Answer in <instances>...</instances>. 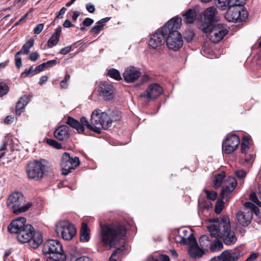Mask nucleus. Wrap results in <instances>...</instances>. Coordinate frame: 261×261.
<instances>
[{
    "label": "nucleus",
    "instance_id": "40",
    "mask_svg": "<svg viewBox=\"0 0 261 261\" xmlns=\"http://www.w3.org/2000/svg\"><path fill=\"white\" fill-rule=\"evenodd\" d=\"M224 205L223 202L222 201H218L215 205V212L217 214H220L223 209Z\"/></svg>",
    "mask_w": 261,
    "mask_h": 261
},
{
    "label": "nucleus",
    "instance_id": "5",
    "mask_svg": "<svg viewBox=\"0 0 261 261\" xmlns=\"http://www.w3.org/2000/svg\"><path fill=\"white\" fill-rule=\"evenodd\" d=\"M182 233L184 236L179 234L175 237L176 241L189 246L188 252L191 257L196 258L202 257L204 253V251L199 246L193 234L187 230H183Z\"/></svg>",
    "mask_w": 261,
    "mask_h": 261
},
{
    "label": "nucleus",
    "instance_id": "22",
    "mask_svg": "<svg viewBox=\"0 0 261 261\" xmlns=\"http://www.w3.org/2000/svg\"><path fill=\"white\" fill-rule=\"evenodd\" d=\"M69 135V127L66 125L60 126L54 132L55 137L59 140H67Z\"/></svg>",
    "mask_w": 261,
    "mask_h": 261
},
{
    "label": "nucleus",
    "instance_id": "23",
    "mask_svg": "<svg viewBox=\"0 0 261 261\" xmlns=\"http://www.w3.org/2000/svg\"><path fill=\"white\" fill-rule=\"evenodd\" d=\"M203 14L205 20L208 23H211L218 20L217 9L214 7H211L206 9L204 12Z\"/></svg>",
    "mask_w": 261,
    "mask_h": 261
},
{
    "label": "nucleus",
    "instance_id": "45",
    "mask_svg": "<svg viewBox=\"0 0 261 261\" xmlns=\"http://www.w3.org/2000/svg\"><path fill=\"white\" fill-rule=\"evenodd\" d=\"M44 28V24L43 23H39L36 25V27L34 28V34H39L41 31L43 30Z\"/></svg>",
    "mask_w": 261,
    "mask_h": 261
},
{
    "label": "nucleus",
    "instance_id": "20",
    "mask_svg": "<svg viewBox=\"0 0 261 261\" xmlns=\"http://www.w3.org/2000/svg\"><path fill=\"white\" fill-rule=\"evenodd\" d=\"M26 219L24 217H20L13 221L8 226L9 230L11 233H18L26 225Z\"/></svg>",
    "mask_w": 261,
    "mask_h": 261
},
{
    "label": "nucleus",
    "instance_id": "7",
    "mask_svg": "<svg viewBox=\"0 0 261 261\" xmlns=\"http://www.w3.org/2000/svg\"><path fill=\"white\" fill-rule=\"evenodd\" d=\"M42 251L45 257L52 261H64V254L62 245L56 240H49L43 246Z\"/></svg>",
    "mask_w": 261,
    "mask_h": 261
},
{
    "label": "nucleus",
    "instance_id": "9",
    "mask_svg": "<svg viewBox=\"0 0 261 261\" xmlns=\"http://www.w3.org/2000/svg\"><path fill=\"white\" fill-rule=\"evenodd\" d=\"M49 167V164L45 160L31 162L28 164L27 169L28 176L30 179H39Z\"/></svg>",
    "mask_w": 261,
    "mask_h": 261
},
{
    "label": "nucleus",
    "instance_id": "55",
    "mask_svg": "<svg viewBox=\"0 0 261 261\" xmlns=\"http://www.w3.org/2000/svg\"><path fill=\"white\" fill-rule=\"evenodd\" d=\"M66 11V8H65V7H62L60 10L59 11V12H58V14L57 16V18H62V15L64 14V13H65Z\"/></svg>",
    "mask_w": 261,
    "mask_h": 261
},
{
    "label": "nucleus",
    "instance_id": "2",
    "mask_svg": "<svg viewBox=\"0 0 261 261\" xmlns=\"http://www.w3.org/2000/svg\"><path fill=\"white\" fill-rule=\"evenodd\" d=\"M213 223L207 226L211 236L222 239L225 244L231 245L237 241L234 231L231 229L230 219L224 216L221 219L213 220Z\"/></svg>",
    "mask_w": 261,
    "mask_h": 261
},
{
    "label": "nucleus",
    "instance_id": "14",
    "mask_svg": "<svg viewBox=\"0 0 261 261\" xmlns=\"http://www.w3.org/2000/svg\"><path fill=\"white\" fill-rule=\"evenodd\" d=\"M80 164V161L77 157H72L67 152H65L62 156L61 166L62 169V174L67 175L74 170Z\"/></svg>",
    "mask_w": 261,
    "mask_h": 261
},
{
    "label": "nucleus",
    "instance_id": "34",
    "mask_svg": "<svg viewBox=\"0 0 261 261\" xmlns=\"http://www.w3.org/2000/svg\"><path fill=\"white\" fill-rule=\"evenodd\" d=\"M9 88L7 85L3 82L0 83V97L7 94Z\"/></svg>",
    "mask_w": 261,
    "mask_h": 261
},
{
    "label": "nucleus",
    "instance_id": "13",
    "mask_svg": "<svg viewBox=\"0 0 261 261\" xmlns=\"http://www.w3.org/2000/svg\"><path fill=\"white\" fill-rule=\"evenodd\" d=\"M178 29H169L166 39V44L170 49L177 50L183 45V40L181 34L177 31Z\"/></svg>",
    "mask_w": 261,
    "mask_h": 261
},
{
    "label": "nucleus",
    "instance_id": "57",
    "mask_svg": "<svg viewBox=\"0 0 261 261\" xmlns=\"http://www.w3.org/2000/svg\"><path fill=\"white\" fill-rule=\"evenodd\" d=\"M47 80H48V76H46V75L42 76L40 78L39 84L40 85H43L44 84V83H45L47 81Z\"/></svg>",
    "mask_w": 261,
    "mask_h": 261
},
{
    "label": "nucleus",
    "instance_id": "16",
    "mask_svg": "<svg viewBox=\"0 0 261 261\" xmlns=\"http://www.w3.org/2000/svg\"><path fill=\"white\" fill-rule=\"evenodd\" d=\"M240 144L239 137L234 134H229L223 142V150L226 154H230L236 150Z\"/></svg>",
    "mask_w": 261,
    "mask_h": 261
},
{
    "label": "nucleus",
    "instance_id": "62",
    "mask_svg": "<svg viewBox=\"0 0 261 261\" xmlns=\"http://www.w3.org/2000/svg\"><path fill=\"white\" fill-rule=\"evenodd\" d=\"M80 13L79 11H74L73 12V15L72 16V20L73 21H75L77 18V17L80 16Z\"/></svg>",
    "mask_w": 261,
    "mask_h": 261
},
{
    "label": "nucleus",
    "instance_id": "25",
    "mask_svg": "<svg viewBox=\"0 0 261 261\" xmlns=\"http://www.w3.org/2000/svg\"><path fill=\"white\" fill-rule=\"evenodd\" d=\"M61 31L62 29L61 27H59L56 29L54 33L48 40L47 46L49 48L53 47L58 43Z\"/></svg>",
    "mask_w": 261,
    "mask_h": 261
},
{
    "label": "nucleus",
    "instance_id": "37",
    "mask_svg": "<svg viewBox=\"0 0 261 261\" xmlns=\"http://www.w3.org/2000/svg\"><path fill=\"white\" fill-rule=\"evenodd\" d=\"M250 199L257 205L259 206H261V202L258 199L257 197L255 192H251L250 194Z\"/></svg>",
    "mask_w": 261,
    "mask_h": 261
},
{
    "label": "nucleus",
    "instance_id": "26",
    "mask_svg": "<svg viewBox=\"0 0 261 261\" xmlns=\"http://www.w3.org/2000/svg\"><path fill=\"white\" fill-rule=\"evenodd\" d=\"M29 100V96L27 95H24L20 98L16 106V113L17 115H20L22 112V110L27 105Z\"/></svg>",
    "mask_w": 261,
    "mask_h": 261
},
{
    "label": "nucleus",
    "instance_id": "56",
    "mask_svg": "<svg viewBox=\"0 0 261 261\" xmlns=\"http://www.w3.org/2000/svg\"><path fill=\"white\" fill-rule=\"evenodd\" d=\"M120 251H121V249L119 248L115 250L112 254L111 256H110V257L109 258V261H117V260L116 259L113 258V257L115 256L117 253H119Z\"/></svg>",
    "mask_w": 261,
    "mask_h": 261
},
{
    "label": "nucleus",
    "instance_id": "39",
    "mask_svg": "<svg viewBox=\"0 0 261 261\" xmlns=\"http://www.w3.org/2000/svg\"><path fill=\"white\" fill-rule=\"evenodd\" d=\"M47 143L48 145H49L57 149H60L61 148V144L53 139H47Z\"/></svg>",
    "mask_w": 261,
    "mask_h": 261
},
{
    "label": "nucleus",
    "instance_id": "33",
    "mask_svg": "<svg viewBox=\"0 0 261 261\" xmlns=\"http://www.w3.org/2000/svg\"><path fill=\"white\" fill-rule=\"evenodd\" d=\"M108 74L110 77L116 80H119L121 79L119 72L115 69L112 68L108 70Z\"/></svg>",
    "mask_w": 261,
    "mask_h": 261
},
{
    "label": "nucleus",
    "instance_id": "43",
    "mask_svg": "<svg viewBox=\"0 0 261 261\" xmlns=\"http://www.w3.org/2000/svg\"><path fill=\"white\" fill-rule=\"evenodd\" d=\"M69 79L70 75L68 74H66L65 76L64 79L60 82V86L61 88H64L67 87V82L69 81Z\"/></svg>",
    "mask_w": 261,
    "mask_h": 261
},
{
    "label": "nucleus",
    "instance_id": "12",
    "mask_svg": "<svg viewBox=\"0 0 261 261\" xmlns=\"http://www.w3.org/2000/svg\"><path fill=\"white\" fill-rule=\"evenodd\" d=\"M228 9L225 15V19L228 21H242L247 17V12L243 6L230 5H228Z\"/></svg>",
    "mask_w": 261,
    "mask_h": 261
},
{
    "label": "nucleus",
    "instance_id": "44",
    "mask_svg": "<svg viewBox=\"0 0 261 261\" xmlns=\"http://www.w3.org/2000/svg\"><path fill=\"white\" fill-rule=\"evenodd\" d=\"M103 27L102 24L95 25L91 29V31L94 34H97L102 29Z\"/></svg>",
    "mask_w": 261,
    "mask_h": 261
},
{
    "label": "nucleus",
    "instance_id": "50",
    "mask_svg": "<svg viewBox=\"0 0 261 261\" xmlns=\"http://www.w3.org/2000/svg\"><path fill=\"white\" fill-rule=\"evenodd\" d=\"M94 20L90 18H86L83 21V23L85 27H89L92 24Z\"/></svg>",
    "mask_w": 261,
    "mask_h": 261
},
{
    "label": "nucleus",
    "instance_id": "28",
    "mask_svg": "<svg viewBox=\"0 0 261 261\" xmlns=\"http://www.w3.org/2000/svg\"><path fill=\"white\" fill-rule=\"evenodd\" d=\"M184 21L188 24L192 23L196 18V12L194 9H189L182 15Z\"/></svg>",
    "mask_w": 261,
    "mask_h": 261
},
{
    "label": "nucleus",
    "instance_id": "27",
    "mask_svg": "<svg viewBox=\"0 0 261 261\" xmlns=\"http://www.w3.org/2000/svg\"><path fill=\"white\" fill-rule=\"evenodd\" d=\"M90 230L86 223L82 224L80 232V241L88 242L90 239Z\"/></svg>",
    "mask_w": 261,
    "mask_h": 261
},
{
    "label": "nucleus",
    "instance_id": "49",
    "mask_svg": "<svg viewBox=\"0 0 261 261\" xmlns=\"http://www.w3.org/2000/svg\"><path fill=\"white\" fill-rule=\"evenodd\" d=\"M249 142L248 141L246 142H242L241 144V152L245 153L246 150L249 148Z\"/></svg>",
    "mask_w": 261,
    "mask_h": 261
},
{
    "label": "nucleus",
    "instance_id": "59",
    "mask_svg": "<svg viewBox=\"0 0 261 261\" xmlns=\"http://www.w3.org/2000/svg\"><path fill=\"white\" fill-rule=\"evenodd\" d=\"M13 120V117H12L11 116H7L4 120V122L6 124H10L12 122Z\"/></svg>",
    "mask_w": 261,
    "mask_h": 261
},
{
    "label": "nucleus",
    "instance_id": "8",
    "mask_svg": "<svg viewBox=\"0 0 261 261\" xmlns=\"http://www.w3.org/2000/svg\"><path fill=\"white\" fill-rule=\"evenodd\" d=\"M24 198L22 194L18 192L12 193L8 197L7 201V206L13 213L19 214L26 212L32 205V203L28 202L22 205Z\"/></svg>",
    "mask_w": 261,
    "mask_h": 261
},
{
    "label": "nucleus",
    "instance_id": "30",
    "mask_svg": "<svg viewBox=\"0 0 261 261\" xmlns=\"http://www.w3.org/2000/svg\"><path fill=\"white\" fill-rule=\"evenodd\" d=\"M223 247L222 242L218 239H216L213 242H211L209 248L211 252H215L220 250Z\"/></svg>",
    "mask_w": 261,
    "mask_h": 261
},
{
    "label": "nucleus",
    "instance_id": "21",
    "mask_svg": "<svg viewBox=\"0 0 261 261\" xmlns=\"http://www.w3.org/2000/svg\"><path fill=\"white\" fill-rule=\"evenodd\" d=\"M239 257V254L225 250L220 256L212 258V260L215 261H237Z\"/></svg>",
    "mask_w": 261,
    "mask_h": 261
},
{
    "label": "nucleus",
    "instance_id": "35",
    "mask_svg": "<svg viewBox=\"0 0 261 261\" xmlns=\"http://www.w3.org/2000/svg\"><path fill=\"white\" fill-rule=\"evenodd\" d=\"M203 191L206 193L207 198L212 200H215L217 198V194L216 192L210 191L206 189H204Z\"/></svg>",
    "mask_w": 261,
    "mask_h": 261
},
{
    "label": "nucleus",
    "instance_id": "32",
    "mask_svg": "<svg viewBox=\"0 0 261 261\" xmlns=\"http://www.w3.org/2000/svg\"><path fill=\"white\" fill-rule=\"evenodd\" d=\"M225 177V173H222L216 175L214 181V187L215 188H219L221 186V184Z\"/></svg>",
    "mask_w": 261,
    "mask_h": 261
},
{
    "label": "nucleus",
    "instance_id": "58",
    "mask_svg": "<svg viewBox=\"0 0 261 261\" xmlns=\"http://www.w3.org/2000/svg\"><path fill=\"white\" fill-rule=\"evenodd\" d=\"M57 61L56 60H53L47 61L45 64L46 66L50 67L55 65L57 64Z\"/></svg>",
    "mask_w": 261,
    "mask_h": 261
},
{
    "label": "nucleus",
    "instance_id": "17",
    "mask_svg": "<svg viewBox=\"0 0 261 261\" xmlns=\"http://www.w3.org/2000/svg\"><path fill=\"white\" fill-rule=\"evenodd\" d=\"M163 93V88L158 84L150 85L146 91L141 95V97L149 99H154Z\"/></svg>",
    "mask_w": 261,
    "mask_h": 261
},
{
    "label": "nucleus",
    "instance_id": "52",
    "mask_svg": "<svg viewBox=\"0 0 261 261\" xmlns=\"http://www.w3.org/2000/svg\"><path fill=\"white\" fill-rule=\"evenodd\" d=\"M45 67H46V65L44 63L36 67V68L34 69L35 71L36 72V73H37L38 72H40L43 71Z\"/></svg>",
    "mask_w": 261,
    "mask_h": 261
},
{
    "label": "nucleus",
    "instance_id": "1",
    "mask_svg": "<svg viewBox=\"0 0 261 261\" xmlns=\"http://www.w3.org/2000/svg\"><path fill=\"white\" fill-rule=\"evenodd\" d=\"M121 113L118 111L111 112H101L99 109L95 110L92 113L91 122L89 123L85 117H82L80 121L68 117L66 123L72 127L75 128L78 133H83L86 126L89 129L97 133H100V129L108 128L113 122L116 121L121 118Z\"/></svg>",
    "mask_w": 261,
    "mask_h": 261
},
{
    "label": "nucleus",
    "instance_id": "6",
    "mask_svg": "<svg viewBox=\"0 0 261 261\" xmlns=\"http://www.w3.org/2000/svg\"><path fill=\"white\" fill-rule=\"evenodd\" d=\"M18 240L22 243H29L33 248H37L42 243V234L39 231H34L31 225L27 224L17 233Z\"/></svg>",
    "mask_w": 261,
    "mask_h": 261
},
{
    "label": "nucleus",
    "instance_id": "61",
    "mask_svg": "<svg viewBox=\"0 0 261 261\" xmlns=\"http://www.w3.org/2000/svg\"><path fill=\"white\" fill-rule=\"evenodd\" d=\"M158 259L159 261H170L169 256L166 255H161Z\"/></svg>",
    "mask_w": 261,
    "mask_h": 261
},
{
    "label": "nucleus",
    "instance_id": "4",
    "mask_svg": "<svg viewBox=\"0 0 261 261\" xmlns=\"http://www.w3.org/2000/svg\"><path fill=\"white\" fill-rule=\"evenodd\" d=\"M181 18L179 17L173 18L169 20L160 30L150 36L148 45L153 49H158L164 44L169 29H179L181 24Z\"/></svg>",
    "mask_w": 261,
    "mask_h": 261
},
{
    "label": "nucleus",
    "instance_id": "29",
    "mask_svg": "<svg viewBox=\"0 0 261 261\" xmlns=\"http://www.w3.org/2000/svg\"><path fill=\"white\" fill-rule=\"evenodd\" d=\"M34 44V40L32 38L28 40L22 47L20 50L17 53V55L23 54L24 55L28 54L30 51V49L33 46Z\"/></svg>",
    "mask_w": 261,
    "mask_h": 261
},
{
    "label": "nucleus",
    "instance_id": "47",
    "mask_svg": "<svg viewBox=\"0 0 261 261\" xmlns=\"http://www.w3.org/2000/svg\"><path fill=\"white\" fill-rule=\"evenodd\" d=\"M39 54L37 51L32 52L29 56V59L32 61H36L39 58Z\"/></svg>",
    "mask_w": 261,
    "mask_h": 261
},
{
    "label": "nucleus",
    "instance_id": "11",
    "mask_svg": "<svg viewBox=\"0 0 261 261\" xmlns=\"http://www.w3.org/2000/svg\"><path fill=\"white\" fill-rule=\"evenodd\" d=\"M56 231L57 235L65 240H70L76 233L74 226L68 221L63 220L58 222L56 225Z\"/></svg>",
    "mask_w": 261,
    "mask_h": 261
},
{
    "label": "nucleus",
    "instance_id": "15",
    "mask_svg": "<svg viewBox=\"0 0 261 261\" xmlns=\"http://www.w3.org/2000/svg\"><path fill=\"white\" fill-rule=\"evenodd\" d=\"M206 30H208L210 39L214 43L220 41L228 33L227 27L222 24L215 25Z\"/></svg>",
    "mask_w": 261,
    "mask_h": 261
},
{
    "label": "nucleus",
    "instance_id": "51",
    "mask_svg": "<svg viewBox=\"0 0 261 261\" xmlns=\"http://www.w3.org/2000/svg\"><path fill=\"white\" fill-rule=\"evenodd\" d=\"M258 256V253L252 252L245 261H254Z\"/></svg>",
    "mask_w": 261,
    "mask_h": 261
},
{
    "label": "nucleus",
    "instance_id": "48",
    "mask_svg": "<svg viewBox=\"0 0 261 261\" xmlns=\"http://www.w3.org/2000/svg\"><path fill=\"white\" fill-rule=\"evenodd\" d=\"M19 55H17L16 53L15 56V65L18 68H19L22 65L21 59L20 57H18Z\"/></svg>",
    "mask_w": 261,
    "mask_h": 261
},
{
    "label": "nucleus",
    "instance_id": "42",
    "mask_svg": "<svg viewBox=\"0 0 261 261\" xmlns=\"http://www.w3.org/2000/svg\"><path fill=\"white\" fill-rule=\"evenodd\" d=\"M215 4L217 7L222 10H224L226 7V2L223 0H215Z\"/></svg>",
    "mask_w": 261,
    "mask_h": 261
},
{
    "label": "nucleus",
    "instance_id": "63",
    "mask_svg": "<svg viewBox=\"0 0 261 261\" xmlns=\"http://www.w3.org/2000/svg\"><path fill=\"white\" fill-rule=\"evenodd\" d=\"M72 25L71 22L68 20H66L63 23V26L65 28H70Z\"/></svg>",
    "mask_w": 261,
    "mask_h": 261
},
{
    "label": "nucleus",
    "instance_id": "19",
    "mask_svg": "<svg viewBox=\"0 0 261 261\" xmlns=\"http://www.w3.org/2000/svg\"><path fill=\"white\" fill-rule=\"evenodd\" d=\"M100 96L106 100H110L114 97L113 87L106 82H101L99 86Z\"/></svg>",
    "mask_w": 261,
    "mask_h": 261
},
{
    "label": "nucleus",
    "instance_id": "10",
    "mask_svg": "<svg viewBox=\"0 0 261 261\" xmlns=\"http://www.w3.org/2000/svg\"><path fill=\"white\" fill-rule=\"evenodd\" d=\"M245 208L243 211L239 212L236 215L239 223L243 226H248L251 222L253 213L257 215L259 212L258 208L253 203L247 202L245 203Z\"/></svg>",
    "mask_w": 261,
    "mask_h": 261
},
{
    "label": "nucleus",
    "instance_id": "41",
    "mask_svg": "<svg viewBox=\"0 0 261 261\" xmlns=\"http://www.w3.org/2000/svg\"><path fill=\"white\" fill-rule=\"evenodd\" d=\"M246 0H229L227 4L230 6H243V4Z\"/></svg>",
    "mask_w": 261,
    "mask_h": 261
},
{
    "label": "nucleus",
    "instance_id": "60",
    "mask_svg": "<svg viewBox=\"0 0 261 261\" xmlns=\"http://www.w3.org/2000/svg\"><path fill=\"white\" fill-rule=\"evenodd\" d=\"M75 261H92L89 257L85 256L80 257L76 259Z\"/></svg>",
    "mask_w": 261,
    "mask_h": 261
},
{
    "label": "nucleus",
    "instance_id": "36",
    "mask_svg": "<svg viewBox=\"0 0 261 261\" xmlns=\"http://www.w3.org/2000/svg\"><path fill=\"white\" fill-rule=\"evenodd\" d=\"M36 74L35 69L32 67H31L29 69H26L24 72L21 73V76L23 77H27L28 76H32Z\"/></svg>",
    "mask_w": 261,
    "mask_h": 261
},
{
    "label": "nucleus",
    "instance_id": "46",
    "mask_svg": "<svg viewBox=\"0 0 261 261\" xmlns=\"http://www.w3.org/2000/svg\"><path fill=\"white\" fill-rule=\"evenodd\" d=\"M236 174L239 178H244L246 176V172L243 169H241L236 171Z\"/></svg>",
    "mask_w": 261,
    "mask_h": 261
},
{
    "label": "nucleus",
    "instance_id": "18",
    "mask_svg": "<svg viewBox=\"0 0 261 261\" xmlns=\"http://www.w3.org/2000/svg\"><path fill=\"white\" fill-rule=\"evenodd\" d=\"M141 75L140 70L134 66L127 67L123 73L124 80L127 83H133Z\"/></svg>",
    "mask_w": 261,
    "mask_h": 261
},
{
    "label": "nucleus",
    "instance_id": "31",
    "mask_svg": "<svg viewBox=\"0 0 261 261\" xmlns=\"http://www.w3.org/2000/svg\"><path fill=\"white\" fill-rule=\"evenodd\" d=\"M199 244L201 248L204 251L208 247H210L211 241L208 239V237L205 235L202 236L199 238Z\"/></svg>",
    "mask_w": 261,
    "mask_h": 261
},
{
    "label": "nucleus",
    "instance_id": "53",
    "mask_svg": "<svg viewBox=\"0 0 261 261\" xmlns=\"http://www.w3.org/2000/svg\"><path fill=\"white\" fill-rule=\"evenodd\" d=\"M71 46H68L62 48L60 51V54L62 55H66L70 52L71 50Z\"/></svg>",
    "mask_w": 261,
    "mask_h": 261
},
{
    "label": "nucleus",
    "instance_id": "54",
    "mask_svg": "<svg viewBox=\"0 0 261 261\" xmlns=\"http://www.w3.org/2000/svg\"><path fill=\"white\" fill-rule=\"evenodd\" d=\"M87 10L90 13H93L95 10V7L91 3L87 4L86 6Z\"/></svg>",
    "mask_w": 261,
    "mask_h": 261
},
{
    "label": "nucleus",
    "instance_id": "64",
    "mask_svg": "<svg viewBox=\"0 0 261 261\" xmlns=\"http://www.w3.org/2000/svg\"><path fill=\"white\" fill-rule=\"evenodd\" d=\"M253 155L252 154H249L248 156L245 158V161L246 162L250 163L253 161Z\"/></svg>",
    "mask_w": 261,
    "mask_h": 261
},
{
    "label": "nucleus",
    "instance_id": "38",
    "mask_svg": "<svg viewBox=\"0 0 261 261\" xmlns=\"http://www.w3.org/2000/svg\"><path fill=\"white\" fill-rule=\"evenodd\" d=\"M194 37V33L191 30H188L184 34V38L188 42L191 41Z\"/></svg>",
    "mask_w": 261,
    "mask_h": 261
},
{
    "label": "nucleus",
    "instance_id": "3",
    "mask_svg": "<svg viewBox=\"0 0 261 261\" xmlns=\"http://www.w3.org/2000/svg\"><path fill=\"white\" fill-rule=\"evenodd\" d=\"M125 233V227L119 222L103 224L101 225V243L110 248L115 247Z\"/></svg>",
    "mask_w": 261,
    "mask_h": 261
},
{
    "label": "nucleus",
    "instance_id": "24",
    "mask_svg": "<svg viewBox=\"0 0 261 261\" xmlns=\"http://www.w3.org/2000/svg\"><path fill=\"white\" fill-rule=\"evenodd\" d=\"M228 186H223L222 187L221 195L223 198L224 196H226L227 194L231 192L237 185V182L235 178L233 177H229L228 179Z\"/></svg>",
    "mask_w": 261,
    "mask_h": 261
}]
</instances>
